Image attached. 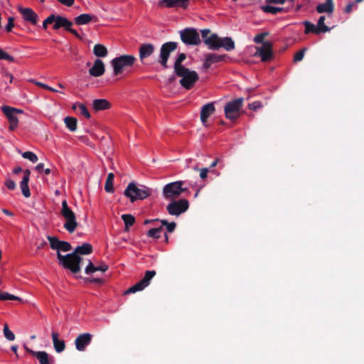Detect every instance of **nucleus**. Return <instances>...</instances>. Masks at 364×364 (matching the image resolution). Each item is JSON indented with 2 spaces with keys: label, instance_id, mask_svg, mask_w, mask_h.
I'll return each instance as SVG.
<instances>
[{
  "label": "nucleus",
  "instance_id": "obj_14",
  "mask_svg": "<svg viewBox=\"0 0 364 364\" xmlns=\"http://www.w3.org/2000/svg\"><path fill=\"white\" fill-rule=\"evenodd\" d=\"M215 111L214 102H210L203 105L200 110V120L205 127H208V118L214 114Z\"/></svg>",
  "mask_w": 364,
  "mask_h": 364
},
{
  "label": "nucleus",
  "instance_id": "obj_8",
  "mask_svg": "<svg viewBox=\"0 0 364 364\" xmlns=\"http://www.w3.org/2000/svg\"><path fill=\"white\" fill-rule=\"evenodd\" d=\"M183 181H178L166 184L163 189V195L165 198H173L178 197L185 190L182 186Z\"/></svg>",
  "mask_w": 364,
  "mask_h": 364
},
{
  "label": "nucleus",
  "instance_id": "obj_29",
  "mask_svg": "<svg viewBox=\"0 0 364 364\" xmlns=\"http://www.w3.org/2000/svg\"><path fill=\"white\" fill-rule=\"evenodd\" d=\"M220 48H223L227 51H231L235 49V42L230 37L220 38Z\"/></svg>",
  "mask_w": 364,
  "mask_h": 364
},
{
  "label": "nucleus",
  "instance_id": "obj_34",
  "mask_svg": "<svg viewBox=\"0 0 364 364\" xmlns=\"http://www.w3.org/2000/svg\"><path fill=\"white\" fill-rule=\"evenodd\" d=\"M17 152L21 154L23 159H28L33 163H36L38 159L37 155L32 151L22 152L20 149H18Z\"/></svg>",
  "mask_w": 364,
  "mask_h": 364
},
{
  "label": "nucleus",
  "instance_id": "obj_7",
  "mask_svg": "<svg viewBox=\"0 0 364 364\" xmlns=\"http://www.w3.org/2000/svg\"><path fill=\"white\" fill-rule=\"evenodd\" d=\"M1 109L2 112L6 115L9 122V130H15L18 125V119L17 117V114H23V111L22 109L11 107L9 106H4Z\"/></svg>",
  "mask_w": 364,
  "mask_h": 364
},
{
  "label": "nucleus",
  "instance_id": "obj_22",
  "mask_svg": "<svg viewBox=\"0 0 364 364\" xmlns=\"http://www.w3.org/2000/svg\"><path fill=\"white\" fill-rule=\"evenodd\" d=\"M223 60V57L221 55L215 54V53H209L205 56L204 62H203V68L205 69L209 68L213 64L220 62Z\"/></svg>",
  "mask_w": 364,
  "mask_h": 364
},
{
  "label": "nucleus",
  "instance_id": "obj_42",
  "mask_svg": "<svg viewBox=\"0 0 364 364\" xmlns=\"http://www.w3.org/2000/svg\"><path fill=\"white\" fill-rule=\"evenodd\" d=\"M3 332H4V335L5 338L7 340L11 341L15 339L14 333L11 331H10V329L9 328V326L6 323H5L4 326Z\"/></svg>",
  "mask_w": 364,
  "mask_h": 364
},
{
  "label": "nucleus",
  "instance_id": "obj_4",
  "mask_svg": "<svg viewBox=\"0 0 364 364\" xmlns=\"http://www.w3.org/2000/svg\"><path fill=\"white\" fill-rule=\"evenodd\" d=\"M60 214L65 220L64 228L70 233H73L77 227V217L75 213L68 206L65 200L62 202Z\"/></svg>",
  "mask_w": 364,
  "mask_h": 364
},
{
  "label": "nucleus",
  "instance_id": "obj_13",
  "mask_svg": "<svg viewBox=\"0 0 364 364\" xmlns=\"http://www.w3.org/2000/svg\"><path fill=\"white\" fill-rule=\"evenodd\" d=\"M18 11L22 15L23 18L32 25H36L38 20V14L30 8H23L22 6L18 7Z\"/></svg>",
  "mask_w": 364,
  "mask_h": 364
},
{
  "label": "nucleus",
  "instance_id": "obj_24",
  "mask_svg": "<svg viewBox=\"0 0 364 364\" xmlns=\"http://www.w3.org/2000/svg\"><path fill=\"white\" fill-rule=\"evenodd\" d=\"M154 51V47L151 43L142 44L139 48V58L141 60L149 57Z\"/></svg>",
  "mask_w": 364,
  "mask_h": 364
},
{
  "label": "nucleus",
  "instance_id": "obj_59",
  "mask_svg": "<svg viewBox=\"0 0 364 364\" xmlns=\"http://www.w3.org/2000/svg\"><path fill=\"white\" fill-rule=\"evenodd\" d=\"M210 33V31L208 29H203L201 31V35H202V37L204 39V41L206 39V38H208V34Z\"/></svg>",
  "mask_w": 364,
  "mask_h": 364
},
{
  "label": "nucleus",
  "instance_id": "obj_2",
  "mask_svg": "<svg viewBox=\"0 0 364 364\" xmlns=\"http://www.w3.org/2000/svg\"><path fill=\"white\" fill-rule=\"evenodd\" d=\"M136 58L132 55H122L113 58L110 64L113 68V75L117 76L132 67Z\"/></svg>",
  "mask_w": 364,
  "mask_h": 364
},
{
  "label": "nucleus",
  "instance_id": "obj_43",
  "mask_svg": "<svg viewBox=\"0 0 364 364\" xmlns=\"http://www.w3.org/2000/svg\"><path fill=\"white\" fill-rule=\"evenodd\" d=\"M122 218L127 228H128L129 226H132L135 221L134 218L132 215H129V214L122 215Z\"/></svg>",
  "mask_w": 364,
  "mask_h": 364
},
{
  "label": "nucleus",
  "instance_id": "obj_57",
  "mask_svg": "<svg viewBox=\"0 0 364 364\" xmlns=\"http://www.w3.org/2000/svg\"><path fill=\"white\" fill-rule=\"evenodd\" d=\"M209 169L208 168H203L200 170V177L203 180L207 178Z\"/></svg>",
  "mask_w": 364,
  "mask_h": 364
},
{
  "label": "nucleus",
  "instance_id": "obj_53",
  "mask_svg": "<svg viewBox=\"0 0 364 364\" xmlns=\"http://www.w3.org/2000/svg\"><path fill=\"white\" fill-rule=\"evenodd\" d=\"M304 51L305 49H303L297 52L294 55V61L296 62L301 60L304 56Z\"/></svg>",
  "mask_w": 364,
  "mask_h": 364
},
{
  "label": "nucleus",
  "instance_id": "obj_47",
  "mask_svg": "<svg viewBox=\"0 0 364 364\" xmlns=\"http://www.w3.org/2000/svg\"><path fill=\"white\" fill-rule=\"evenodd\" d=\"M78 107L82 115H83L87 119L90 117V114L85 105L79 104Z\"/></svg>",
  "mask_w": 364,
  "mask_h": 364
},
{
  "label": "nucleus",
  "instance_id": "obj_46",
  "mask_svg": "<svg viewBox=\"0 0 364 364\" xmlns=\"http://www.w3.org/2000/svg\"><path fill=\"white\" fill-rule=\"evenodd\" d=\"M71 249H72V247L70 243H68V242L61 241V242L60 244L59 249L57 252V254L58 252L60 253V251H62V252L70 251V250H71Z\"/></svg>",
  "mask_w": 364,
  "mask_h": 364
},
{
  "label": "nucleus",
  "instance_id": "obj_44",
  "mask_svg": "<svg viewBox=\"0 0 364 364\" xmlns=\"http://www.w3.org/2000/svg\"><path fill=\"white\" fill-rule=\"evenodd\" d=\"M55 15L52 14L50 15L48 17H47L43 22L42 27L43 29H47L48 26L50 24H55Z\"/></svg>",
  "mask_w": 364,
  "mask_h": 364
},
{
  "label": "nucleus",
  "instance_id": "obj_33",
  "mask_svg": "<svg viewBox=\"0 0 364 364\" xmlns=\"http://www.w3.org/2000/svg\"><path fill=\"white\" fill-rule=\"evenodd\" d=\"M64 122L67 128L71 131L75 132L77 129V119L75 117H66L64 119Z\"/></svg>",
  "mask_w": 364,
  "mask_h": 364
},
{
  "label": "nucleus",
  "instance_id": "obj_40",
  "mask_svg": "<svg viewBox=\"0 0 364 364\" xmlns=\"http://www.w3.org/2000/svg\"><path fill=\"white\" fill-rule=\"evenodd\" d=\"M48 240L49 241L50 247L53 250H55L58 251V249H59L60 244L61 241H60L55 237H52V236H48Z\"/></svg>",
  "mask_w": 364,
  "mask_h": 364
},
{
  "label": "nucleus",
  "instance_id": "obj_20",
  "mask_svg": "<svg viewBox=\"0 0 364 364\" xmlns=\"http://www.w3.org/2000/svg\"><path fill=\"white\" fill-rule=\"evenodd\" d=\"M159 5L167 8L180 6L183 9H186L188 4L186 0H161L159 2Z\"/></svg>",
  "mask_w": 364,
  "mask_h": 364
},
{
  "label": "nucleus",
  "instance_id": "obj_12",
  "mask_svg": "<svg viewBox=\"0 0 364 364\" xmlns=\"http://www.w3.org/2000/svg\"><path fill=\"white\" fill-rule=\"evenodd\" d=\"M176 48V43L174 42H168L162 45L160 52V63L166 68V63L171 52Z\"/></svg>",
  "mask_w": 364,
  "mask_h": 364
},
{
  "label": "nucleus",
  "instance_id": "obj_5",
  "mask_svg": "<svg viewBox=\"0 0 364 364\" xmlns=\"http://www.w3.org/2000/svg\"><path fill=\"white\" fill-rule=\"evenodd\" d=\"M176 73L181 78L180 80L181 85L187 90L192 88L196 82L198 80V73L186 68L178 69Z\"/></svg>",
  "mask_w": 364,
  "mask_h": 364
},
{
  "label": "nucleus",
  "instance_id": "obj_63",
  "mask_svg": "<svg viewBox=\"0 0 364 364\" xmlns=\"http://www.w3.org/2000/svg\"><path fill=\"white\" fill-rule=\"evenodd\" d=\"M2 212L9 216H13V213L7 209H2Z\"/></svg>",
  "mask_w": 364,
  "mask_h": 364
},
{
  "label": "nucleus",
  "instance_id": "obj_19",
  "mask_svg": "<svg viewBox=\"0 0 364 364\" xmlns=\"http://www.w3.org/2000/svg\"><path fill=\"white\" fill-rule=\"evenodd\" d=\"M31 171L28 169L24 171V176L21 181V189L23 195L26 198H28L31 196V192L28 186V181L30 178Z\"/></svg>",
  "mask_w": 364,
  "mask_h": 364
},
{
  "label": "nucleus",
  "instance_id": "obj_39",
  "mask_svg": "<svg viewBox=\"0 0 364 364\" xmlns=\"http://www.w3.org/2000/svg\"><path fill=\"white\" fill-rule=\"evenodd\" d=\"M0 300H1V301H7V300L22 301V299L18 296H16L15 295L11 294L8 292H1L0 291Z\"/></svg>",
  "mask_w": 364,
  "mask_h": 364
},
{
  "label": "nucleus",
  "instance_id": "obj_1",
  "mask_svg": "<svg viewBox=\"0 0 364 364\" xmlns=\"http://www.w3.org/2000/svg\"><path fill=\"white\" fill-rule=\"evenodd\" d=\"M92 247L90 244L84 243L81 246H77L72 254H68L64 256L58 252V259L59 264L74 273L78 272L80 269V262L81 261V258L78 255H88L92 252Z\"/></svg>",
  "mask_w": 364,
  "mask_h": 364
},
{
  "label": "nucleus",
  "instance_id": "obj_60",
  "mask_svg": "<svg viewBox=\"0 0 364 364\" xmlns=\"http://www.w3.org/2000/svg\"><path fill=\"white\" fill-rule=\"evenodd\" d=\"M66 30L70 31L71 33H73L76 37L80 38V34L78 33V32L76 30L73 29L72 26H70V28H67Z\"/></svg>",
  "mask_w": 364,
  "mask_h": 364
},
{
  "label": "nucleus",
  "instance_id": "obj_3",
  "mask_svg": "<svg viewBox=\"0 0 364 364\" xmlns=\"http://www.w3.org/2000/svg\"><path fill=\"white\" fill-rule=\"evenodd\" d=\"M151 191L146 186L142 185H136L130 183L124 191V195L130 199L132 202L136 200H143L151 195Z\"/></svg>",
  "mask_w": 364,
  "mask_h": 364
},
{
  "label": "nucleus",
  "instance_id": "obj_56",
  "mask_svg": "<svg viewBox=\"0 0 364 364\" xmlns=\"http://www.w3.org/2000/svg\"><path fill=\"white\" fill-rule=\"evenodd\" d=\"M268 4H283L285 1L293 2L294 0H265Z\"/></svg>",
  "mask_w": 364,
  "mask_h": 364
},
{
  "label": "nucleus",
  "instance_id": "obj_23",
  "mask_svg": "<svg viewBox=\"0 0 364 364\" xmlns=\"http://www.w3.org/2000/svg\"><path fill=\"white\" fill-rule=\"evenodd\" d=\"M220 38L217 34L213 33L205 40V43L211 50H218L220 48Z\"/></svg>",
  "mask_w": 364,
  "mask_h": 364
},
{
  "label": "nucleus",
  "instance_id": "obj_54",
  "mask_svg": "<svg viewBox=\"0 0 364 364\" xmlns=\"http://www.w3.org/2000/svg\"><path fill=\"white\" fill-rule=\"evenodd\" d=\"M14 18L12 17H10L8 19L7 25L5 26V30L8 32H10L11 31L12 28H14Z\"/></svg>",
  "mask_w": 364,
  "mask_h": 364
},
{
  "label": "nucleus",
  "instance_id": "obj_37",
  "mask_svg": "<svg viewBox=\"0 0 364 364\" xmlns=\"http://www.w3.org/2000/svg\"><path fill=\"white\" fill-rule=\"evenodd\" d=\"M262 9L265 13H269L272 14H277L279 12H282L283 11V8L280 7H275L273 6L266 5L262 6Z\"/></svg>",
  "mask_w": 364,
  "mask_h": 364
},
{
  "label": "nucleus",
  "instance_id": "obj_15",
  "mask_svg": "<svg viewBox=\"0 0 364 364\" xmlns=\"http://www.w3.org/2000/svg\"><path fill=\"white\" fill-rule=\"evenodd\" d=\"M92 338V336L89 333L79 335L75 341L76 349L79 351H84L86 347L91 343Z\"/></svg>",
  "mask_w": 364,
  "mask_h": 364
},
{
  "label": "nucleus",
  "instance_id": "obj_51",
  "mask_svg": "<svg viewBox=\"0 0 364 364\" xmlns=\"http://www.w3.org/2000/svg\"><path fill=\"white\" fill-rule=\"evenodd\" d=\"M4 185L6 186V187L8 189H9L11 191L14 190L16 188V183L13 180L10 179V178H7L5 181Z\"/></svg>",
  "mask_w": 364,
  "mask_h": 364
},
{
  "label": "nucleus",
  "instance_id": "obj_58",
  "mask_svg": "<svg viewBox=\"0 0 364 364\" xmlns=\"http://www.w3.org/2000/svg\"><path fill=\"white\" fill-rule=\"evenodd\" d=\"M62 4H64L67 6H71L74 4V0H58Z\"/></svg>",
  "mask_w": 364,
  "mask_h": 364
},
{
  "label": "nucleus",
  "instance_id": "obj_25",
  "mask_svg": "<svg viewBox=\"0 0 364 364\" xmlns=\"http://www.w3.org/2000/svg\"><path fill=\"white\" fill-rule=\"evenodd\" d=\"M59 334L57 332H52V340L53 346L57 353H61L65 350V345L63 340L58 338Z\"/></svg>",
  "mask_w": 364,
  "mask_h": 364
},
{
  "label": "nucleus",
  "instance_id": "obj_45",
  "mask_svg": "<svg viewBox=\"0 0 364 364\" xmlns=\"http://www.w3.org/2000/svg\"><path fill=\"white\" fill-rule=\"evenodd\" d=\"M363 1V0H355L354 1L349 3L345 8V10H344L345 12H346V13L352 12L353 10L357 9V4Z\"/></svg>",
  "mask_w": 364,
  "mask_h": 364
},
{
  "label": "nucleus",
  "instance_id": "obj_9",
  "mask_svg": "<svg viewBox=\"0 0 364 364\" xmlns=\"http://www.w3.org/2000/svg\"><path fill=\"white\" fill-rule=\"evenodd\" d=\"M155 275L156 272L154 270L146 271L144 277L139 282L129 288L125 293L132 294L143 290L149 286L150 281Z\"/></svg>",
  "mask_w": 364,
  "mask_h": 364
},
{
  "label": "nucleus",
  "instance_id": "obj_21",
  "mask_svg": "<svg viewBox=\"0 0 364 364\" xmlns=\"http://www.w3.org/2000/svg\"><path fill=\"white\" fill-rule=\"evenodd\" d=\"M72 26L73 23L67 18L55 15V23L53 26L54 30H58L60 28H64L66 30L67 28H70Z\"/></svg>",
  "mask_w": 364,
  "mask_h": 364
},
{
  "label": "nucleus",
  "instance_id": "obj_6",
  "mask_svg": "<svg viewBox=\"0 0 364 364\" xmlns=\"http://www.w3.org/2000/svg\"><path fill=\"white\" fill-rule=\"evenodd\" d=\"M242 98H237L228 102L224 108L226 118L231 120L238 118L240 115V109L242 107Z\"/></svg>",
  "mask_w": 364,
  "mask_h": 364
},
{
  "label": "nucleus",
  "instance_id": "obj_11",
  "mask_svg": "<svg viewBox=\"0 0 364 364\" xmlns=\"http://www.w3.org/2000/svg\"><path fill=\"white\" fill-rule=\"evenodd\" d=\"M189 206L186 199H181L169 203L167 206V211L171 215H179L186 212Z\"/></svg>",
  "mask_w": 364,
  "mask_h": 364
},
{
  "label": "nucleus",
  "instance_id": "obj_52",
  "mask_svg": "<svg viewBox=\"0 0 364 364\" xmlns=\"http://www.w3.org/2000/svg\"><path fill=\"white\" fill-rule=\"evenodd\" d=\"M267 35V33H262L255 36L254 41L256 43H261L263 42L265 36Z\"/></svg>",
  "mask_w": 364,
  "mask_h": 364
},
{
  "label": "nucleus",
  "instance_id": "obj_62",
  "mask_svg": "<svg viewBox=\"0 0 364 364\" xmlns=\"http://www.w3.org/2000/svg\"><path fill=\"white\" fill-rule=\"evenodd\" d=\"M4 75L9 79V82H12L14 77H13V75L11 73H7V72H4Z\"/></svg>",
  "mask_w": 364,
  "mask_h": 364
},
{
  "label": "nucleus",
  "instance_id": "obj_61",
  "mask_svg": "<svg viewBox=\"0 0 364 364\" xmlns=\"http://www.w3.org/2000/svg\"><path fill=\"white\" fill-rule=\"evenodd\" d=\"M43 167H44V164L41 163V164H38L36 166L35 169H36V171H38V172H41L42 171H43V170H44V169H43Z\"/></svg>",
  "mask_w": 364,
  "mask_h": 364
},
{
  "label": "nucleus",
  "instance_id": "obj_50",
  "mask_svg": "<svg viewBox=\"0 0 364 364\" xmlns=\"http://www.w3.org/2000/svg\"><path fill=\"white\" fill-rule=\"evenodd\" d=\"M33 83L35 85H36L37 86H38L40 87H42V88H44L46 90H48L49 91H51V92H58L57 90H55V89L53 88L52 87H50L48 85H46L45 83H43L41 82L33 81Z\"/></svg>",
  "mask_w": 364,
  "mask_h": 364
},
{
  "label": "nucleus",
  "instance_id": "obj_41",
  "mask_svg": "<svg viewBox=\"0 0 364 364\" xmlns=\"http://www.w3.org/2000/svg\"><path fill=\"white\" fill-rule=\"evenodd\" d=\"M186 59V55L183 53H181L178 55L177 59L174 63L175 72L178 70L180 68H184L185 67L181 65V63Z\"/></svg>",
  "mask_w": 364,
  "mask_h": 364
},
{
  "label": "nucleus",
  "instance_id": "obj_27",
  "mask_svg": "<svg viewBox=\"0 0 364 364\" xmlns=\"http://www.w3.org/2000/svg\"><path fill=\"white\" fill-rule=\"evenodd\" d=\"M108 269V266L106 264H102L99 266H95L90 261H89L88 264L85 268V273L87 274L94 273L97 271H100L102 272H106Z\"/></svg>",
  "mask_w": 364,
  "mask_h": 364
},
{
  "label": "nucleus",
  "instance_id": "obj_26",
  "mask_svg": "<svg viewBox=\"0 0 364 364\" xmlns=\"http://www.w3.org/2000/svg\"><path fill=\"white\" fill-rule=\"evenodd\" d=\"M316 11L319 14L327 13L331 14L333 11V0H326L325 3L318 4Z\"/></svg>",
  "mask_w": 364,
  "mask_h": 364
},
{
  "label": "nucleus",
  "instance_id": "obj_36",
  "mask_svg": "<svg viewBox=\"0 0 364 364\" xmlns=\"http://www.w3.org/2000/svg\"><path fill=\"white\" fill-rule=\"evenodd\" d=\"M326 17L324 16H321L317 22V27L321 33H326L330 31V28H328L326 25H325Z\"/></svg>",
  "mask_w": 364,
  "mask_h": 364
},
{
  "label": "nucleus",
  "instance_id": "obj_28",
  "mask_svg": "<svg viewBox=\"0 0 364 364\" xmlns=\"http://www.w3.org/2000/svg\"><path fill=\"white\" fill-rule=\"evenodd\" d=\"M93 109L96 111L105 110L110 107L109 102L105 99L95 100L92 102Z\"/></svg>",
  "mask_w": 364,
  "mask_h": 364
},
{
  "label": "nucleus",
  "instance_id": "obj_16",
  "mask_svg": "<svg viewBox=\"0 0 364 364\" xmlns=\"http://www.w3.org/2000/svg\"><path fill=\"white\" fill-rule=\"evenodd\" d=\"M255 55L259 56L262 61L269 60L272 55L271 45L265 42L262 47L257 48Z\"/></svg>",
  "mask_w": 364,
  "mask_h": 364
},
{
  "label": "nucleus",
  "instance_id": "obj_32",
  "mask_svg": "<svg viewBox=\"0 0 364 364\" xmlns=\"http://www.w3.org/2000/svg\"><path fill=\"white\" fill-rule=\"evenodd\" d=\"M304 25L305 26V31H304L305 33H306V34L309 33H316V34L321 33V32L319 31L316 25H314V23H311L309 21H307L304 22Z\"/></svg>",
  "mask_w": 364,
  "mask_h": 364
},
{
  "label": "nucleus",
  "instance_id": "obj_38",
  "mask_svg": "<svg viewBox=\"0 0 364 364\" xmlns=\"http://www.w3.org/2000/svg\"><path fill=\"white\" fill-rule=\"evenodd\" d=\"M162 231H163L162 227L157 228H152V229H150L147 232V236L149 237H154V238L158 239V238L161 237Z\"/></svg>",
  "mask_w": 364,
  "mask_h": 364
},
{
  "label": "nucleus",
  "instance_id": "obj_10",
  "mask_svg": "<svg viewBox=\"0 0 364 364\" xmlns=\"http://www.w3.org/2000/svg\"><path fill=\"white\" fill-rule=\"evenodd\" d=\"M182 41L187 45H198L200 43L199 33L194 28H186L181 31Z\"/></svg>",
  "mask_w": 364,
  "mask_h": 364
},
{
  "label": "nucleus",
  "instance_id": "obj_18",
  "mask_svg": "<svg viewBox=\"0 0 364 364\" xmlns=\"http://www.w3.org/2000/svg\"><path fill=\"white\" fill-rule=\"evenodd\" d=\"M30 353L36 357L40 364H53V358L48 355L46 351H34L30 350Z\"/></svg>",
  "mask_w": 364,
  "mask_h": 364
},
{
  "label": "nucleus",
  "instance_id": "obj_49",
  "mask_svg": "<svg viewBox=\"0 0 364 364\" xmlns=\"http://www.w3.org/2000/svg\"><path fill=\"white\" fill-rule=\"evenodd\" d=\"M162 225H166V229L169 232H171L174 230L175 228H176V223L172 222V223H168L166 220H163L161 221Z\"/></svg>",
  "mask_w": 364,
  "mask_h": 364
},
{
  "label": "nucleus",
  "instance_id": "obj_64",
  "mask_svg": "<svg viewBox=\"0 0 364 364\" xmlns=\"http://www.w3.org/2000/svg\"><path fill=\"white\" fill-rule=\"evenodd\" d=\"M22 171V168L21 167H17V168H15L14 170H13V173L14 174H18V173L21 172Z\"/></svg>",
  "mask_w": 364,
  "mask_h": 364
},
{
  "label": "nucleus",
  "instance_id": "obj_35",
  "mask_svg": "<svg viewBox=\"0 0 364 364\" xmlns=\"http://www.w3.org/2000/svg\"><path fill=\"white\" fill-rule=\"evenodd\" d=\"M114 178V176L112 173H109L107 177L105 185V190L107 193H112L114 191V188H113Z\"/></svg>",
  "mask_w": 364,
  "mask_h": 364
},
{
  "label": "nucleus",
  "instance_id": "obj_55",
  "mask_svg": "<svg viewBox=\"0 0 364 364\" xmlns=\"http://www.w3.org/2000/svg\"><path fill=\"white\" fill-rule=\"evenodd\" d=\"M260 107H262V103L259 101H255L249 105L250 109L256 110Z\"/></svg>",
  "mask_w": 364,
  "mask_h": 364
},
{
  "label": "nucleus",
  "instance_id": "obj_31",
  "mask_svg": "<svg viewBox=\"0 0 364 364\" xmlns=\"http://www.w3.org/2000/svg\"><path fill=\"white\" fill-rule=\"evenodd\" d=\"M94 54L99 58H104L107 55V49L102 44H96L93 48Z\"/></svg>",
  "mask_w": 364,
  "mask_h": 364
},
{
  "label": "nucleus",
  "instance_id": "obj_17",
  "mask_svg": "<svg viewBox=\"0 0 364 364\" xmlns=\"http://www.w3.org/2000/svg\"><path fill=\"white\" fill-rule=\"evenodd\" d=\"M105 71V64L100 59L95 60L92 66L89 70V73L93 77L102 76Z\"/></svg>",
  "mask_w": 364,
  "mask_h": 364
},
{
  "label": "nucleus",
  "instance_id": "obj_48",
  "mask_svg": "<svg viewBox=\"0 0 364 364\" xmlns=\"http://www.w3.org/2000/svg\"><path fill=\"white\" fill-rule=\"evenodd\" d=\"M0 60H6L9 62H14V58L0 48Z\"/></svg>",
  "mask_w": 364,
  "mask_h": 364
},
{
  "label": "nucleus",
  "instance_id": "obj_30",
  "mask_svg": "<svg viewBox=\"0 0 364 364\" xmlns=\"http://www.w3.org/2000/svg\"><path fill=\"white\" fill-rule=\"evenodd\" d=\"M94 16L89 14H82L75 17V22L77 25H85L90 23Z\"/></svg>",
  "mask_w": 364,
  "mask_h": 364
}]
</instances>
